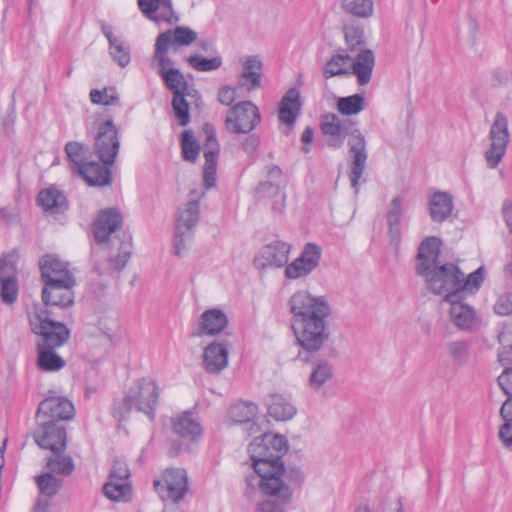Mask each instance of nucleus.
Listing matches in <instances>:
<instances>
[{"mask_svg":"<svg viewBox=\"0 0 512 512\" xmlns=\"http://www.w3.org/2000/svg\"><path fill=\"white\" fill-rule=\"evenodd\" d=\"M292 314V329L296 341L301 347L298 358L305 363H312L308 384L319 390L334 375L333 366L327 360H316L315 355L330 340L327 318L332 309L324 296H313L307 291H297L289 300Z\"/></svg>","mask_w":512,"mask_h":512,"instance_id":"nucleus-1","label":"nucleus"},{"mask_svg":"<svg viewBox=\"0 0 512 512\" xmlns=\"http://www.w3.org/2000/svg\"><path fill=\"white\" fill-rule=\"evenodd\" d=\"M288 448V441L283 435L272 433H264L249 444L247 450L253 469L259 478L257 485L262 494L282 492L289 499L288 488L276 476L284 472L282 458Z\"/></svg>","mask_w":512,"mask_h":512,"instance_id":"nucleus-2","label":"nucleus"},{"mask_svg":"<svg viewBox=\"0 0 512 512\" xmlns=\"http://www.w3.org/2000/svg\"><path fill=\"white\" fill-rule=\"evenodd\" d=\"M290 251V244L281 240L272 241L261 247L254 257V266L260 270L285 266V277L297 280L308 277L320 264L322 249L316 243H306L300 255L288 264Z\"/></svg>","mask_w":512,"mask_h":512,"instance_id":"nucleus-3","label":"nucleus"},{"mask_svg":"<svg viewBox=\"0 0 512 512\" xmlns=\"http://www.w3.org/2000/svg\"><path fill=\"white\" fill-rule=\"evenodd\" d=\"M355 125L356 123L351 119L342 120L334 113H327L321 118V131L327 137L329 147L334 149L342 147L346 136H350L347 142L352 158L349 178L352 188L357 193L359 180L366 168L368 153L365 136Z\"/></svg>","mask_w":512,"mask_h":512,"instance_id":"nucleus-4","label":"nucleus"},{"mask_svg":"<svg viewBox=\"0 0 512 512\" xmlns=\"http://www.w3.org/2000/svg\"><path fill=\"white\" fill-rule=\"evenodd\" d=\"M160 389L151 378H140L127 390L123 399H115L111 414L119 422L127 420L132 409L155 419Z\"/></svg>","mask_w":512,"mask_h":512,"instance_id":"nucleus-5","label":"nucleus"},{"mask_svg":"<svg viewBox=\"0 0 512 512\" xmlns=\"http://www.w3.org/2000/svg\"><path fill=\"white\" fill-rule=\"evenodd\" d=\"M59 317L54 310L47 307L34 306L29 314L31 331L38 336L36 347L59 348L70 339V329L57 320Z\"/></svg>","mask_w":512,"mask_h":512,"instance_id":"nucleus-6","label":"nucleus"},{"mask_svg":"<svg viewBox=\"0 0 512 512\" xmlns=\"http://www.w3.org/2000/svg\"><path fill=\"white\" fill-rule=\"evenodd\" d=\"M427 288L436 295L443 296L444 301L453 297H459V284L462 279V271L453 263L435 265L427 275Z\"/></svg>","mask_w":512,"mask_h":512,"instance_id":"nucleus-7","label":"nucleus"},{"mask_svg":"<svg viewBox=\"0 0 512 512\" xmlns=\"http://www.w3.org/2000/svg\"><path fill=\"white\" fill-rule=\"evenodd\" d=\"M131 240L121 241L117 252L114 253L112 244L103 245V252L95 255V244H91V262L93 271L98 275H112L120 272L126 266L131 256Z\"/></svg>","mask_w":512,"mask_h":512,"instance_id":"nucleus-8","label":"nucleus"},{"mask_svg":"<svg viewBox=\"0 0 512 512\" xmlns=\"http://www.w3.org/2000/svg\"><path fill=\"white\" fill-rule=\"evenodd\" d=\"M153 486L162 501L179 503L189 489L187 473L184 469L168 468L160 479L153 481Z\"/></svg>","mask_w":512,"mask_h":512,"instance_id":"nucleus-9","label":"nucleus"},{"mask_svg":"<svg viewBox=\"0 0 512 512\" xmlns=\"http://www.w3.org/2000/svg\"><path fill=\"white\" fill-rule=\"evenodd\" d=\"M261 122L258 107L251 101H241L232 106L227 113L225 126L234 134H248Z\"/></svg>","mask_w":512,"mask_h":512,"instance_id":"nucleus-10","label":"nucleus"},{"mask_svg":"<svg viewBox=\"0 0 512 512\" xmlns=\"http://www.w3.org/2000/svg\"><path fill=\"white\" fill-rule=\"evenodd\" d=\"M120 149L119 129L112 119H108L97 128L93 150L99 161L114 164Z\"/></svg>","mask_w":512,"mask_h":512,"instance_id":"nucleus-11","label":"nucleus"},{"mask_svg":"<svg viewBox=\"0 0 512 512\" xmlns=\"http://www.w3.org/2000/svg\"><path fill=\"white\" fill-rule=\"evenodd\" d=\"M123 223L120 210L116 207H109L98 212L92 223V232L95 240V255L103 252V245L112 244V234L115 233Z\"/></svg>","mask_w":512,"mask_h":512,"instance_id":"nucleus-12","label":"nucleus"},{"mask_svg":"<svg viewBox=\"0 0 512 512\" xmlns=\"http://www.w3.org/2000/svg\"><path fill=\"white\" fill-rule=\"evenodd\" d=\"M39 427L34 431L33 438L42 449L53 454L63 453L67 445V432L63 424L51 420H39Z\"/></svg>","mask_w":512,"mask_h":512,"instance_id":"nucleus-13","label":"nucleus"},{"mask_svg":"<svg viewBox=\"0 0 512 512\" xmlns=\"http://www.w3.org/2000/svg\"><path fill=\"white\" fill-rule=\"evenodd\" d=\"M489 137L491 147L485 152V159L489 168H496L506 152L509 143L508 120L505 114L497 112L490 128Z\"/></svg>","mask_w":512,"mask_h":512,"instance_id":"nucleus-14","label":"nucleus"},{"mask_svg":"<svg viewBox=\"0 0 512 512\" xmlns=\"http://www.w3.org/2000/svg\"><path fill=\"white\" fill-rule=\"evenodd\" d=\"M203 131L206 134V140L203 147L205 163L203 166V185L205 189H211L217 182V163L220 153V145L214 127L211 124H205Z\"/></svg>","mask_w":512,"mask_h":512,"instance_id":"nucleus-15","label":"nucleus"},{"mask_svg":"<svg viewBox=\"0 0 512 512\" xmlns=\"http://www.w3.org/2000/svg\"><path fill=\"white\" fill-rule=\"evenodd\" d=\"M497 382L507 396L500 409L504 424L499 429V438L507 448L512 447V367L506 368L498 376Z\"/></svg>","mask_w":512,"mask_h":512,"instance_id":"nucleus-16","label":"nucleus"},{"mask_svg":"<svg viewBox=\"0 0 512 512\" xmlns=\"http://www.w3.org/2000/svg\"><path fill=\"white\" fill-rule=\"evenodd\" d=\"M41 298L43 307L53 310L54 307L67 309L74 305V291L76 283H66V281H50L43 283Z\"/></svg>","mask_w":512,"mask_h":512,"instance_id":"nucleus-17","label":"nucleus"},{"mask_svg":"<svg viewBox=\"0 0 512 512\" xmlns=\"http://www.w3.org/2000/svg\"><path fill=\"white\" fill-rule=\"evenodd\" d=\"M37 418L39 420L67 421L75 416L73 403L63 396H49L42 400L38 406Z\"/></svg>","mask_w":512,"mask_h":512,"instance_id":"nucleus-18","label":"nucleus"},{"mask_svg":"<svg viewBox=\"0 0 512 512\" xmlns=\"http://www.w3.org/2000/svg\"><path fill=\"white\" fill-rule=\"evenodd\" d=\"M42 283L64 280L66 283H76L74 274L69 269V263L62 261L54 254H45L39 260Z\"/></svg>","mask_w":512,"mask_h":512,"instance_id":"nucleus-19","label":"nucleus"},{"mask_svg":"<svg viewBox=\"0 0 512 512\" xmlns=\"http://www.w3.org/2000/svg\"><path fill=\"white\" fill-rule=\"evenodd\" d=\"M228 343L214 340L203 351V367L209 374H219L228 366Z\"/></svg>","mask_w":512,"mask_h":512,"instance_id":"nucleus-20","label":"nucleus"},{"mask_svg":"<svg viewBox=\"0 0 512 512\" xmlns=\"http://www.w3.org/2000/svg\"><path fill=\"white\" fill-rule=\"evenodd\" d=\"M442 241L436 236L426 237L419 245L417 252V275H427L430 269L438 264Z\"/></svg>","mask_w":512,"mask_h":512,"instance_id":"nucleus-21","label":"nucleus"},{"mask_svg":"<svg viewBox=\"0 0 512 512\" xmlns=\"http://www.w3.org/2000/svg\"><path fill=\"white\" fill-rule=\"evenodd\" d=\"M227 315L218 308L205 310L199 317L198 329L192 337L216 336L228 326Z\"/></svg>","mask_w":512,"mask_h":512,"instance_id":"nucleus-22","label":"nucleus"},{"mask_svg":"<svg viewBox=\"0 0 512 512\" xmlns=\"http://www.w3.org/2000/svg\"><path fill=\"white\" fill-rule=\"evenodd\" d=\"M114 164H107L103 162L90 160L82 169L79 170L80 176L88 186L91 187H107L113 183V174L111 167Z\"/></svg>","mask_w":512,"mask_h":512,"instance_id":"nucleus-23","label":"nucleus"},{"mask_svg":"<svg viewBox=\"0 0 512 512\" xmlns=\"http://www.w3.org/2000/svg\"><path fill=\"white\" fill-rule=\"evenodd\" d=\"M464 297H453L446 300L450 303V318L460 330L471 331L478 317L474 308L463 301Z\"/></svg>","mask_w":512,"mask_h":512,"instance_id":"nucleus-24","label":"nucleus"},{"mask_svg":"<svg viewBox=\"0 0 512 512\" xmlns=\"http://www.w3.org/2000/svg\"><path fill=\"white\" fill-rule=\"evenodd\" d=\"M263 62L259 55H251L242 63L241 73L238 77V86L247 91L261 87Z\"/></svg>","mask_w":512,"mask_h":512,"instance_id":"nucleus-25","label":"nucleus"},{"mask_svg":"<svg viewBox=\"0 0 512 512\" xmlns=\"http://www.w3.org/2000/svg\"><path fill=\"white\" fill-rule=\"evenodd\" d=\"M302 102L300 92L297 88H290L279 102L278 118L279 121L289 127H293L300 114Z\"/></svg>","mask_w":512,"mask_h":512,"instance_id":"nucleus-26","label":"nucleus"},{"mask_svg":"<svg viewBox=\"0 0 512 512\" xmlns=\"http://www.w3.org/2000/svg\"><path fill=\"white\" fill-rule=\"evenodd\" d=\"M171 423L173 432L184 439L194 441L202 434V427L199 421L190 411H184L172 418Z\"/></svg>","mask_w":512,"mask_h":512,"instance_id":"nucleus-27","label":"nucleus"},{"mask_svg":"<svg viewBox=\"0 0 512 512\" xmlns=\"http://www.w3.org/2000/svg\"><path fill=\"white\" fill-rule=\"evenodd\" d=\"M37 204L46 212L60 214L68 210V200L65 194L54 188L49 187L39 192Z\"/></svg>","mask_w":512,"mask_h":512,"instance_id":"nucleus-28","label":"nucleus"},{"mask_svg":"<svg viewBox=\"0 0 512 512\" xmlns=\"http://www.w3.org/2000/svg\"><path fill=\"white\" fill-rule=\"evenodd\" d=\"M258 413V406L252 401H239L229 408V416L233 422L249 425L250 433L259 430V426L254 421Z\"/></svg>","mask_w":512,"mask_h":512,"instance_id":"nucleus-29","label":"nucleus"},{"mask_svg":"<svg viewBox=\"0 0 512 512\" xmlns=\"http://www.w3.org/2000/svg\"><path fill=\"white\" fill-rule=\"evenodd\" d=\"M453 197L448 192H435L429 200V214L434 222L442 223L452 214Z\"/></svg>","mask_w":512,"mask_h":512,"instance_id":"nucleus-30","label":"nucleus"},{"mask_svg":"<svg viewBox=\"0 0 512 512\" xmlns=\"http://www.w3.org/2000/svg\"><path fill=\"white\" fill-rule=\"evenodd\" d=\"M375 66V56L372 50L363 49L355 58L352 73L356 76L359 85H367L371 81Z\"/></svg>","mask_w":512,"mask_h":512,"instance_id":"nucleus-31","label":"nucleus"},{"mask_svg":"<svg viewBox=\"0 0 512 512\" xmlns=\"http://www.w3.org/2000/svg\"><path fill=\"white\" fill-rule=\"evenodd\" d=\"M170 40L168 35L159 34L155 41L154 53L152 56V66H155L157 73H163L173 67V60L168 56Z\"/></svg>","mask_w":512,"mask_h":512,"instance_id":"nucleus-32","label":"nucleus"},{"mask_svg":"<svg viewBox=\"0 0 512 512\" xmlns=\"http://www.w3.org/2000/svg\"><path fill=\"white\" fill-rule=\"evenodd\" d=\"M268 414L277 421H286L294 417L296 408L280 394H271L267 401Z\"/></svg>","mask_w":512,"mask_h":512,"instance_id":"nucleus-33","label":"nucleus"},{"mask_svg":"<svg viewBox=\"0 0 512 512\" xmlns=\"http://www.w3.org/2000/svg\"><path fill=\"white\" fill-rule=\"evenodd\" d=\"M280 478L283 484L288 488L289 499L285 497V494L279 492L277 494H265L266 496H274L278 498L282 504H289L293 498V486H300L304 482V474L300 468L297 467H285L284 472L276 475Z\"/></svg>","mask_w":512,"mask_h":512,"instance_id":"nucleus-34","label":"nucleus"},{"mask_svg":"<svg viewBox=\"0 0 512 512\" xmlns=\"http://www.w3.org/2000/svg\"><path fill=\"white\" fill-rule=\"evenodd\" d=\"M57 348L36 347L37 367L41 371L54 372L59 371L66 365V361L58 355Z\"/></svg>","mask_w":512,"mask_h":512,"instance_id":"nucleus-35","label":"nucleus"},{"mask_svg":"<svg viewBox=\"0 0 512 512\" xmlns=\"http://www.w3.org/2000/svg\"><path fill=\"white\" fill-rule=\"evenodd\" d=\"M64 150L68 161L71 163V171L78 174L82 166L89 162L87 155L90 153V147L77 141H69L66 143Z\"/></svg>","mask_w":512,"mask_h":512,"instance_id":"nucleus-36","label":"nucleus"},{"mask_svg":"<svg viewBox=\"0 0 512 512\" xmlns=\"http://www.w3.org/2000/svg\"><path fill=\"white\" fill-rule=\"evenodd\" d=\"M104 495L114 502H128L132 499L131 481L108 480L103 485Z\"/></svg>","mask_w":512,"mask_h":512,"instance_id":"nucleus-37","label":"nucleus"},{"mask_svg":"<svg viewBox=\"0 0 512 512\" xmlns=\"http://www.w3.org/2000/svg\"><path fill=\"white\" fill-rule=\"evenodd\" d=\"M350 56L345 51H339L334 54L323 66L322 73L325 79H329L335 76H342L350 74L346 68Z\"/></svg>","mask_w":512,"mask_h":512,"instance_id":"nucleus-38","label":"nucleus"},{"mask_svg":"<svg viewBox=\"0 0 512 512\" xmlns=\"http://www.w3.org/2000/svg\"><path fill=\"white\" fill-rule=\"evenodd\" d=\"M199 221V203L198 201H189L186 207L180 211L176 224L177 233L182 231H191Z\"/></svg>","mask_w":512,"mask_h":512,"instance_id":"nucleus-39","label":"nucleus"},{"mask_svg":"<svg viewBox=\"0 0 512 512\" xmlns=\"http://www.w3.org/2000/svg\"><path fill=\"white\" fill-rule=\"evenodd\" d=\"M158 75L162 78L165 87L172 93V95L190 91L188 82L180 69L170 68L168 71H163V73Z\"/></svg>","mask_w":512,"mask_h":512,"instance_id":"nucleus-40","label":"nucleus"},{"mask_svg":"<svg viewBox=\"0 0 512 512\" xmlns=\"http://www.w3.org/2000/svg\"><path fill=\"white\" fill-rule=\"evenodd\" d=\"M501 350L498 353V361L504 369L512 367V323H505L498 335Z\"/></svg>","mask_w":512,"mask_h":512,"instance_id":"nucleus-41","label":"nucleus"},{"mask_svg":"<svg viewBox=\"0 0 512 512\" xmlns=\"http://www.w3.org/2000/svg\"><path fill=\"white\" fill-rule=\"evenodd\" d=\"M162 34H166L170 40V47L174 52L180 46H188L197 39V33L189 27L177 26L174 29H168Z\"/></svg>","mask_w":512,"mask_h":512,"instance_id":"nucleus-42","label":"nucleus"},{"mask_svg":"<svg viewBox=\"0 0 512 512\" xmlns=\"http://www.w3.org/2000/svg\"><path fill=\"white\" fill-rule=\"evenodd\" d=\"M337 110L344 116H352L360 113L365 108V97L356 93L346 97H340L336 103Z\"/></svg>","mask_w":512,"mask_h":512,"instance_id":"nucleus-43","label":"nucleus"},{"mask_svg":"<svg viewBox=\"0 0 512 512\" xmlns=\"http://www.w3.org/2000/svg\"><path fill=\"white\" fill-rule=\"evenodd\" d=\"M40 494L46 498H52L58 494L63 486V480L57 478L51 472H45L35 477Z\"/></svg>","mask_w":512,"mask_h":512,"instance_id":"nucleus-44","label":"nucleus"},{"mask_svg":"<svg viewBox=\"0 0 512 512\" xmlns=\"http://www.w3.org/2000/svg\"><path fill=\"white\" fill-rule=\"evenodd\" d=\"M191 92L177 93L172 95V109L178 124L182 127L190 123L189 103L186 96H190Z\"/></svg>","mask_w":512,"mask_h":512,"instance_id":"nucleus-45","label":"nucleus"},{"mask_svg":"<svg viewBox=\"0 0 512 512\" xmlns=\"http://www.w3.org/2000/svg\"><path fill=\"white\" fill-rule=\"evenodd\" d=\"M485 279L484 267H479L474 272L470 273L466 278L462 272V279L459 284V297H464L467 292L474 293L479 290L481 284Z\"/></svg>","mask_w":512,"mask_h":512,"instance_id":"nucleus-46","label":"nucleus"},{"mask_svg":"<svg viewBox=\"0 0 512 512\" xmlns=\"http://www.w3.org/2000/svg\"><path fill=\"white\" fill-rule=\"evenodd\" d=\"M342 8L355 17L368 18L373 14L374 3L372 0H343Z\"/></svg>","mask_w":512,"mask_h":512,"instance_id":"nucleus-47","label":"nucleus"},{"mask_svg":"<svg viewBox=\"0 0 512 512\" xmlns=\"http://www.w3.org/2000/svg\"><path fill=\"white\" fill-rule=\"evenodd\" d=\"M255 193L261 197H268V198L279 197V198H281V204L278 205L277 202H275L272 205V209L277 212L283 211L285 194L281 191L279 184H277L276 182L264 181V182L259 183V185L255 189Z\"/></svg>","mask_w":512,"mask_h":512,"instance_id":"nucleus-48","label":"nucleus"},{"mask_svg":"<svg viewBox=\"0 0 512 512\" xmlns=\"http://www.w3.org/2000/svg\"><path fill=\"white\" fill-rule=\"evenodd\" d=\"M47 468L51 473H58L64 476H69L73 473L75 465L70 456H63L62 453L53 454L48 458Z\"/></svg>","mask_w":512,"mask_h":512,"instance_id":"nucleus-49","label":"nucleus"},{"mask_svg":"<svg viewBox=\"0 0 512 512\" xmlns=\"http://www.w3.org/2000/svg\"><path fill=\"white\" fill-rule=\"evenodd\" d=\"M186 60L193 69L199 72H209L217 70L223 64V60L220 55H216L208 59L201 55L195 54L189 56Z\"/></svg>","mask_w":512,"mask_h":512,"instance_id":"nucleus-50","label":"nucleus"},{"mask_svg":"<svg viewBox=\"0 0 512 512\" xmlns=\"http://www.w3.org/2000/svg\"><path fill=\"white\" fill-rule=\"evenodd\" d=\"M182 157L184 160L195 162L199 156L200 145L191 130H185L181 135Z\"/></svg>","mask_w":512,"mask_h":512,"instance_id":"nucleus-51","label":"nucleus"},{"mask_svg":"<svg viewBox=\"0 0 512 512\" xmlns=\"http://www.w3.org/2000/svg\"><path fill=\"white\" fill-rule=\"evenodd\" d=\"M110 55L113 60L122 68L126 67L131 60L129 46L119 40H111L109 45Z\"/></svg>","mask_w":512,"mask_h":512,"instance_id":"nucleus-52","label":"nucleus"},{"mask_svg":"<svg viewBox=\"0 0 512 512\" xmlns=\"http://www.w3.org/2000/svg\"><path fill=\"white\" fill-rule=\"evenodd\" d=\"M17 257L14 253L2 254L0 257V280H18Z\"/></svg>","mask_w":512,"mask_h":512,"instance_id":"nucleus-53","label":"nucleus"},{"mask_svg":"<svg viewBox=\"0 0 512 512\" xmlns=\"http://www.w3.org/2000/svg\"><path fill=\"white\" fill-rule=\"evenodd\" d=\"M90 100L93 104L109 106L119 101V96L114 87H105L102 90L92 89L90 91Z\"/></svg>","mask_w":512,"mask_h":512,"instance_id":"nucleus-54","label":"nucleus"},{"mask_svg":"<svg viewBox=\"0 0 512 512\" xmlns=\"http://www.w3.org/2000/svg\"><path fill=\"white\" fill-rule=\"evenodd\" d=\"M18 280H0V299L6 305H13L18 298Z\"/></svg>","mask_w":512,"mask_h":512,"instance_id":"nucleus-55","label":"nucleus"},{"mask_svg":"<svg viewBox=\"0 0 512 512\" xmlns=\"http://www.w3.org/2000/svg\"><path fill=\"white\" fill-rule=\"evenodd\" d=\"M159 13L156 12L155 23L166 22L174 24L179 21V17L175 14L172 6V0H159Z\"/></svg>","mask_w":512,"mask_h":512,"instance_id":"nucleus-56","label":"nucleus"},{"mask_svg":"<svg viewBox=\"0 0 512 512\" xmlns=\"http://www.w3.org/2000/svg\"><path fill=\"white\" fill-rule=\"evenodd\" d=\"M449 353L453 361L462 365L468 358V343L466 341H455L448 344Z\"/></svg>","mask_w":512,"mask_h":512,"instance_id":"nucleus-57","label":"nucleus"},{"mask_svg":"<svg viewBox=\"0 0 512 512\" xmlns=\"http://www.w3.org/2000/svg\"><path fill=\"white\" fill-rule=\"evenodd\" d=\"M494 311L501 316H512V293H505L499 296L494 304ZM506 323H512V319Z\"/></svg>","mask_w":512,"mask_h":512,"instance_id":"nucleus-58","label":"nucleus"},{"mask_svg":"<svg viewBox=\"0 0 512 512\" xmlns=\"http://www.w3.org/2000/svg\"><path fill=\"white\" fill-rule=\"evenodd\" d=\"M130 470L125 462L116 460L109 472V480L130 481Z\"/></svg>","mask_w":512,"mask_h":512,"instance_id":"nucleus-59","label":"nucleus"},{"mask_svg":"<svg viewBox=\"0 0 512 512\" xmlns=\"http://www.w3.org/2000/svg\"><path fill=\"white\" fill-rule=\"evenodd\" d=\"M140 11L151 21L156 20V12L159 8V0H138Z\"/></svg>","mask_w":512,"mask_h":512,"instance_id":"nucleus-60","label":"nucleus"},{"mask_svg":"<svg viewBox=\"0 0 512 512\" xmlns=\"http://www.w3.org/2000/svg\"><path fill=\"white\" fill-rule=\"evenodd\" d=\"M345 38L350 50H355L359 46L365 44L363 30L361 29L353 28L351 30L346 31Z\"/></svg>","mask_w":512,"mask_h":512,"instance_id":"nucleus-61","label":"nucleus"},{"mask_svg":"<svg viewBox=\"0 0 512 512\" xmlns=\"http://www.w3.org/2000/svg\"><path fill=\"white\" fill-rule=\"evenodd\" d=\"M237 97V87L229 85L223 86L219 89L218 100L222 105L230 106Z\"/></svg>","mask_w":512,"mask_h":512,"instance_id":"nucleus-62","label":"nucleus"},{"mask_svg":"<svg viewBox=\"0 0 512 512\" xmlns=\"http://www.w3.org/2000/svg\"><path fill=\"white\" fill-rule=\"evenodd\" d=\"M286 505L282 504L278 498L277 501L264 500L258 503L255 512H286L284 508Z\"/></svg>","mask_w":512,"mask_h":512,"instance_id":"nucleus-63","label":"nucleus"},{"mask_svg":"<svg viewBox=\"0 0 512 512\" xmlns=\"http://www.w3.org/2000/svg\"><path fill=\"white\" fill-rule=\"evenodd\" d=\"M388 234L391 245L398 248L401 242V224L388 225Z\"/></svg>","mask_w":512,"mask_h":512,"instance_id":"nucleus-64","label":"nucleus"}]
</instances>
